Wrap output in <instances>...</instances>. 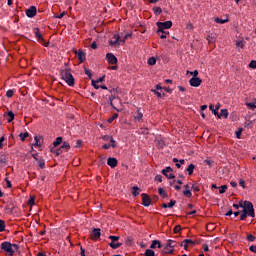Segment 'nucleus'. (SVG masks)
<instances>
[{"label": "nucleus", "mask_w": 256, "mask_h": 256, "mask_svg": "<svg viewBox=\"0 0 256 256\" xmlns=\"http://www.w3.org/2000/svg\"><path fill=\"white\" fill-rule=\"evenodd\" d=\"M59 74L61 75L62 80L65 81L66 84H68V86H75V78L71 74V68L68 67L63 70H59Z\"/></svg>", "instance_id": "obj_1"}, {"label": "nucleus", "mask_w": 256, "mask_h": 256, "mask_svg": "<svg viewBox=\"0 0 256 256\" xmlns=\"http://www.w3.org/2000/svg\"><path fill=\"white\" fill-rule=\"evenodd\" d=\"M0 249L5 251L7 255L14 256V253L16 251H19V245H17L16 243L11 244L8 241H4L2 244H0Z\"/></svg>", "instance_id": "obj_2"}, {"label": "nucleus", "mask_w": 256, "mask_h": 256, "mask_svg": "<svg viewBox=\"0 0 256 256\" xmlns=\"http://www.w3.org/2000/svg\"><path fill=\"white\" fill-rule=\"evenodd\" d=\"M242 208H243L242 213L248 214V217H251V218L255 217L253 203H251L250 201H244V206Z\"/></svg>", "instance_id": "obj_3"}, {"label": "nucleus", "mask_w": 256, "mask_h": 256, "mask_svg": "<svg viewBox=\"0 0 256 256\" xmlns=\"http://www.w3.org/2000/svg\"><path fill=\"white\" fill-rule=\"evenodd\" d=\"M33 34L35 35L36 39H37V42H39L40 44H42L44 47H49V42H47L42 34L40 33V30L39 28H35L33 29Z\"/></svg>", "instance_id": "obj_4"}, {"label": "nucleus", "mask_w": 256, "mask_h": 256, "mask_svg": "<svg viewBox=\"0 0 256 256\" xmlns=\"http://www.w3.org/2000/svg\"><path fill=\"white\" fill-rule=\"evenodd\" d=\"M157 27H158V31H164L167 29H171V27L173 26L172 21H165V22H157Z\"/></svg>", "instance_id": "obj_5"}, {"label": "nucleus", "mask_w": 256, "mask_h": 256, "mask_svg": "<svg viewBox=\"0 0 256 256\" xmlns=\"http://www.w3.org/2000/svg\"><path fill=\"white\" fill-rule=\"evenodd\" d=\"M71 146L68 142H63L62 146L54 151L55 155L60 156L64 151L68 152Z\"/></svg>", "instance_id": "obj_6"}, {"label": "nucleus", "mask_w": 256, "mask_h": 256, "mask_svg": "<svg viewBox=\"0 0 256 256\" xmlns=\"http://www.w3.org/2000/svg\"><path fill=\"white\" fill-rule=\"evenodd\" d=\"M201 83H202L201 78L192 77L191 79H189V85L192 87L197 88V87L201 86Z\"/></svg>", "instance_id": "obj_7"}, {"label": "nucleus", "mask_w": 256, "mask_h": 256, "mask_svg": "<svg viewBox=\"0 0 256 256\" xmlns=\"http://www.w3.org/2000/svg\"><path fill=\"white\" fill-rule=\"evenodd\" d=\"M26 17L34 18L36 16V7L30 6L28 9L25 10Z\"/></svg>", "instance_id": "obj_8"}, {"label": "nucleus", "mask_w": 256, "mask_h": 256, "mask_svg": "<svg viewBox=\"0 0 256 256\" xmlns=\"http://www.w3.org/2000/svg\"><path fill=\"white\" fill-rule=\"evenodd\" d=\"M142 205L144 207H150L151 205V198L148 194L143 193L142 194Z\"/></svg>", "instance_id": "obj_9"}, {"label": "nucleus", "mask_w": 256, "mask_h": 256, "mask_svg": "<svg viewBox=\"0 0 256 256\" xmlns=\"http://www.w3.org/2000/svg\"><path fill=\"white\" fill-rule=\"evenodd\" d=\"M106 59H107V62H109V64H111V65H116L118 62L117 57L114 56V54H112V53H107Z\"/></svg>", "instance_id": "obj_10"}, {"label": "nucleus", "mask_w": 256, "mask_h": 256, "mask_svg": "<svg viewBox=\"0 0 256 256\" xmlns=\"http://www.w3.org/2000/svg\"><path fill=\"white\" fill-rule=\"evenodd\" d=\"M101 237V229L94 228L91 232V240H98Z\"/></svg>", "instance_id": "obj_11"}, {"label": "nucleus", "mask_w": 256, "mask_h": 256, "mask_svg": "<svg viewBox=\"0 0 256 256\" xmlns=\"http://www.w3.org/2000/svg\"><path fill=\"white\" fill-rule=\"evenodd\" d=\"M76 55H77L78 61H80L81 63H83L84 61H86V53L83 52L82 49L76 51Z\"/></svg>", "instance_id": "obj_12"}, {"label": "nucleus", "mask_w": 256, "mask_h": 256, "mask_svg": "<svg viewBox=\"0 0 256 256\" xmlns=\"http://www.w3.org/2000/svg\"><path fill=\"white\" fill-rule=\"evenodd\" d=\"M114 40L109 41V45L112 47H116L117 45H120V35L116 34L113 36Z\"/></svg>", "instance_id": "obj_13"}, {"label": "nucleus", "mask_w": 256, "mask_h": 256, "mask_svg": "<svg viewBox=\"0 0 256 256\" xmlns=\"http://www.w3.org/2000/svg\"><path fill=\"white\" fill-rule=\"evenodd\" d=\"M3 117L7 119V123H12V121H14V113L12 111L4 113Z\"/></svg>", "instance_id": "obj_14"}, {"label": "nucleus", "mask_w": 256, "mask_h": 256, "mask_svg": "<svg viewBox=\"0 0 256 256\" xmlns=\"http://www.w3.org/2000/svg\"><path fill=\"white\" fill-rule=\"evenodd\" d=\"M117 164L118 161L116 158L109 157V159H107V165H109L111 168L117 167Z\"/></svg>", "instance_id": "obj_15"}, {"label": "nucleus", "mask_w": 256, "mask_h": 256, "mask_svg": "<svg viewBox=\"0 0 256 256\" xmlns=\"http://www.w3.org/2000/svg\"><path fill=\"white\" fill-rule=\"evenodd\" d=\"M151 249H155V248H162L161 242L160 240H152V243L150 245Z\"/></svg>", "instance_id": "obj_16"}, {"label": "nucleus", "mask_w": 256, "mask_h": 256, "mask_svg": "<svg viewBox=\"0 0 256 256\" xmlns=\"http://www.w3.org/2000/svg\"><path fill=\"white\" fill-rule=\"evenodd\" d=\"M169 34V32L164 31V30H157V35L162 39L165 40L167 39V35Z\"/></svg>", "instance_id": "obj_17"}, {"label": "nucleus", "mask_w": 256, "mask_h": 256, "mask_svg": "<svg viewBox=\"0 0 256 256\" xmlns=\"http://www.w3.org/2000/svg\"><path fill=\"white\" fill-rule=\"evenodd\" d=\"M222 117L228 118V110L227 109H221V113H218L217 118L220 119Z\"/></svg>", "instance_id": "obj_18"}, {"label": "nucleus", "mask_w": 256, "mask_h": 256, "mask_svg": "<svg viewBox=\"0 0 256 256\" xmlns=\"http://www.w3.org/2000/svg\"><path fill=\"white\" fill-rule=\"evenodd\" d=\"M158 194H159V196L162 197V199H167L168 198V193L165 192V190L162 189V188H158Z\"/></svg>", "instance_id": "obj_19"}, {"label": "nucleus", "mask_w": 256, "mask_h": 256, "mask_svg": "<svg viewBox=\"0 0 256 256\" xmlns=\"http://www.w3.org/2000/svg\"><path fill=\"white\" fill-rule=\"evenodd\" d=\"M140 194V189L138 186H133L132 187V195L133 197H138Z\"/></svg>", "instance_id": "obj_20"}, {"label": "nucleus", "mask_w": 256, "mask_h": 256, "mask_svg": "<svg viewBox=\"0 0 256 256\" xmlns=\"http://www.w3.org/2000/svg\"><path fill=\"white\" fill-rule=\"evenodd\" d=\"M143 118V113L140 111V108L137 109L136 115H135V121H141Z\"/></svg>", "instance_id": "obj_21"}, {"label": "nucleus", "mask_w": 256, "mask_h": 256, "mask_svg": "<svg viewBox=\"0 0 256 256\" xmlns=\"http://www.w3.org/2000/svg\"><path fill=\"white\" fill-rule=\"evenodd\" d=\"M194 169H195V165L194 164H189L188 167H187L188 175H193Z\"/></svg>", "instance_id": "obj_22"}, {"label": "nucleus", "mask_w": 256, "mask_h": 256, "mask_svg": "<svg viewBox=\"0 0 256 256\" xmlns=\"http://www.w3.org/2000/svg\"><path fill=\"white\" fill-rule=\"evenodd\" d=\"M168 248H175L176 247V242L175 240H168V243H166V246Z\"/></svg>", "instance_id": "obj_23"}, {"label": "nucleus", "mask_w": 256, "mask_h": 256, "mask_svg": "<svg viewBox=\"0 0 256 256\" xmlns=\"http://www.w3.org/2000/svg\"><path fill=\"white\" fill-rule=\"evenodd\" d=\"M121 245H122L121 243H113V242L109 243L110 248L114 250L119 249Z\"/></svg>", "instance_id": "obj_24"}, {"label": "nucleus", "mask_w": 256, "mask_h": 256, "mask_svg": "<svg viewBox=\"0 0 256 256\" xmlns=\"http://www.w3.org/2000/svg\"><path fill=\"white\" fill-rule=\"evenodd\" d=\"M183 195H184L185 197H188V198L193 197V193L191 192L190 189H185V190L183 191Z\"/></svg>", "instance_id": "obj_25"}, {"label": "nucleus", "mask_w": 256, "mask_h": 256, "mask_svg": "<svg viewBox=\"0 0 256 256\" xmlns=\"http://www.w3.org/2000/svg\"><path fill=\"white\" fill-rule=\"evenodd\" d=\"M37 163L39 164L40 169H45V167H46L45 159H39V160H37Z\"/></svg>", "instance_id": "obj_26"}, {"label": "nucleus", "mask_w": 256, "mask_h": 256, "mask_svg": "<svg viewBox=\"0 0 256 256\" xmlns=\"http://www.w3.org/2000/svg\"><path fill=\"white\" fill-rule=\"evenodd\" d=\"M172 172H173L172 167H166L161 171L162 175H167V173H172Z\"/></svg>", "instance_id": "obj_27"}, {"label": "nucleus", "mask_w": 256, "mask_h": 256, "mask_svg": "<svg viewBox=\"0 0 256 256\" xmlns=\"http://www.w3.org/2000/svg\"><path fill=\"white\" fill-rule=\"evenodd\" d=\"M229 20L228 19H222V18H215V22L218 23V24H225L227 23Z\"/></svg>", "instance_id": "obj_28"}, {"label": "nucleus", "mask_w": 256, "mask_h": 256, "mask_svg": "<svg viewBox=\"0 0 256 256\" xmlns=\"http://www.w3.org/2000/svg\"><path fill=\"white\" fill-rule=\"evenodd\" d=\"M163 253L172 254L173 253V248L165 246V248H163Z\"/></svg>", "instance_id": "obj_29"}, {"label": "nucleus", "mask_w": 256, "mask_h": 256, "mask_svg": "<svg viewBox=\"0 0 256 256\" xmlns=\"http://www.w3.org/2000/svg\"><path fill=\"white\" fill-rule=\"evenodd\" d=\"M109 240H111V243H116L117 241L120 240V237L119 236L110 235L109 236Z\"/></svg>", "instance_id": "obj_30"}, {"label": "nucleus", "mask_w": 256, "mask_h": 256, "mask_svg": "<svg viewBox=\"0 0 256 256\" xmlns=\"http://www.w3.org/2000/svg\"><path fill=\"white\" fill-rule=\"evenodd\" d=\"M117 118H119V114L118 113H114L113 116H111L107 122L112 123L114 120H116Z\"/></svg>", "instance_id": "obj_31"}, {"label": "nucleus", "mask_w": 256, "mask_h": 256, "mask_svg": "<svg viewBox=\"0 0 256 256\" xmlns=\"http://www.w3.org/2000/svg\"><path fill=\"white\" fill-rule=\"evenodd\" d=\"M62 143V138L58 137L57 139H55L54 143H52V145H54V147H58V145H61Z\"/></svg>", "instance_id": "obj_32"}, {"label": "nucleus", "mask_w": 256, "mask_h": 256, "mask_svg": "<svg viewBox=\"0 0 256 256\" xmlns=\"http://www.w3.org/2000/svg\"><path fill=\"white\" fill-rule=\"evenodd\" d=\"M19 137H20L21 141L24 142L25 139H27V137H29V134H28V132L20 133Z\"/></svg>", "instance_id": "obj_33"}, {"label": "nucleus", "mask_w": 256, "mask_h": 256, "mask_svg": "<svg viewBox=\"0 0 256 256\" xmlns=\"http://www.w3.org/2000/svg\"><path fill=\"white\" fill-rule=\"evenodd\" d=\"M144 256H155V252L151 249H146Z\"/></svg>", "instance_id": "obj_34"}, {"label": "nucleus", "mask_w": 256, "mask_h": 256, "mask_svg": "<svg viewBox=\"0 0 256 256\" xmlns=\"http://www.w3.org/2000/svg\"><path fill=\"white\" fill-rule=\"evenodd\" d=\"M152 11H154L155 15H160L162 13V9L160 7H154L152 8Z\"/></svg>", "instance_id": "obj_35"}, {"label": "nucleus", "mask_w": 256, "mask_h": 256, "mask_svg": "<svg viewBox=\"0 0 256 256\" xmlns=\"http://www.w3.org/2000/svg\"><path fill=\"white\" fill-rule=\"evenodd\" d=\"M147 63L150 66H154L157 63V60L154 57H151L150 59H148Z\"/></svg>", "instance_id": "obj_36"}, {"label": "nucleus", "mask_w": 256, "mask_h": 256, "mask_svg": "<svg viewBox=\"0 0 256 256\" xmlns=\"http://www.w3.org/2000/svg\"><path fill=\"white\" fill-rule=\"evenodd\" d=\"M181 244L194 245L195 242L193 240H191V239H185V240H183V243H181Z\"/></svg>", "instance_id": "obj_37"}, {"label": "nucleus", "mask_w": 256, "mask_h": 256, "mask_svg": "<svg viewBox=\"0 0 256 256\" xmlns=\"http://www.w3.org/2000/svg\"><path fill=\"white\" fill-rule=\"evenodd\" d=\"M246 106L249 107L251 110H255L256 109V105L254 102H247Z\"/></svg>", "instance_id": "obj_38"}, {"label": "nucleus", "mask_w": 256, "mask_h": 256, "mask_svg": "<svg viewBox=\"0 0 256 256\" xmlns=\"http://www.w3.org/2000/svg\"><path fill=\"white\" fill-rule=\"evenodd\" d=\"M173 163H179V164H185L186 163V161L184 160V159H177V158H173Z\"/></svg>", "instance_id": "obj_39"}, {"label": "nucleus", "mask_w": 256, "mask_h": 256, "mask_svg": "<svg viewBox=\"0 0 256 256\" xmlns=\"http://www.w3.org/2000/svg\"><path fill=\"white\" fill-rule=\"evenodd\" d=\"M247 241L250 242V243H253L255 241V236L251 235V234H248L247 235Z\"/></svg>", "instance_id": "obj_40"}, {"label": "nucleus", "mask_w": 256, "mask_h": 256, "mask_svg": "<svg viewBox=\"0 0 256 256\" xmlns=\"http://www.w3.org/2000/svg\"><path fill=\"white\" fill-rule=\"evenodd\" d=\"M13 95H14V91L12 89L7 90V92H6V97L7 98H12Z\"/></svg>", "instance_id": "obj_41"}, {"label": "nucleus", "mask_w": 256, "mask_h": 256, "mask_svg": "<svg viewBox=\"0 0 256 256\" xmlns=\"http://www.w3.org/2000/svg\"><path fill=\"white\" fill-rule=\"evenodd\" d=\"M85 75L88 76L89 79L93 77V74L91 73V70H88L87 68H84Z\"/></svg>", "instance_id": "obj_42"}, {"label": "nucleus", "mask_w": 256, "mask_h": 256, "mask_svg": "<svg viewBox=\"0 0 256 256\" xmlns=\"http://www.w3.org/2000/svg\"><path fill=\"white\" fill-rule=\"evenodd\" d=\"M4 231H5V221L0 220V232H4Z\"/></svg>", "instance_id": "obj_43"}, {"label": "nucleus", "mask_w": 256, "mask_h": 256, "mask_svg": "<svg viewBox=\"0 0 256 256\" xmlns=\"http://www.w3.org/2000/svg\"><path fill=\"white\" fill-rule=\"evenodd\" d=\"M249 217V214L243 213L240 215V221H246V218Z\"/></svg>", "instance_id": "obj_44"}, {"label": "nucleus", "mask_w": 256, "mask_h": 256, "mask_svg": "<svg viewBox=\"0 0 256 256\" xmlns=\"http://www.w3.org/2000/svg\"><path fill=\"white\" fill-rule=\"evenodd\" d=\"M180 231H181L180 225L174 226V229H173L174 234H178Z\"/></svg>", "instance_id": "obj_45"}, {"label": "nucleus", "mask_w": 256, "mask_h": 256, "mask_svg": "<svg viewBox=\"0 0 256 256\" xmlns=\"http://www.w3.org/2000/svg\"><path fill=\"white\" fill-rule=\"evenodd\" d=\"M111 139H113L111 136H109V135H103L102 136V140L104 141V142H108V141H110Z\"/></svg>", "instance_id": "obj_46"}, {"label": "nucleus", "mask_w": 256, "mask_h": 256, "mask_svg": "<svg viewBox=\"0 0 256 256\" xmlns=\"http://www.w3.org/2000/svg\"><path fill=\"white\" fill-rule=\"evenodd\" d=\"M152 93H154L155 95H157L158 98H162L165 96V94H161V92H158L157 90H152Z\"/></svg>", "instance_id": "obj_47"}, {"label": "nucleus", "mask_w": 256, "mask_h": 256, "mask_svg": "<svg viewBox=\"0 0 256 256\" xmlns=\"http://www.w3.org/2000/svg\"><path fill=\"white\" fill-rule=\"evenodd\" d=\"M248 67H250L251 69H256V61L252 60L250 64H248Z\"/></svg>", "instance_id": "obj_48"}, {"label": "nucleus", "mask_w": 256, "mask_h": 256, "mask_svg": "<svg viewBox=\"0 0 256 256\" xmlns=\"http://www.w3.org/2000/svg\"><path fill=\"white\" fill-rule=\"evenodd\" d=\"M28 205H30V206H34L35 205V198L34 197H30L29 198Z\"/></svg>", "instance_id": "obj_49"}, {"label": "nucleus", "mask_w": 256, "mask_h": 256, "mask_svg": "<svg viewBox=\"0 0 256 256\" xmlns=\"http://www.w3.org/2000/svg\"><path fill=\"white\" fill-rule=\"evenodd\" d=\"M242 131H243V129L240 128L239 130H237V131L235 132V135H236V138H237V139H240V136L242 135Z\"/></svg>", "instance_id": "obj_50"}, {"label": "nucleus", "mask_w": 256, "mask_h": 256, "mask_svg": "<svg viewBox=\"0 0 256 256\" xmlns=\"http://www.w3.org/2000/svg\"><path fill=\"white\" fill-rule=\"evenodd\" d=\"M225 191H227V185H222V186L220 187V194H224Z\"/></svg>", "instance_id": "obj_51"}, {"label": "nucleus", "mask_w": 256, "mask_h": 256, "mask_svg": "<svg viewBox=\"0 0 256 256\" xmlns=\"http://www.w3.org/2000/svg\"><path fill=\"white\" fill-rule=\"evenodd\" d=\"M167 205H168V208H173L176 205V200H170L169 204Z\"/></svg>", "instance_id": "obj_52"}, {"label": "nucleus", "mask_w": 256, "mask_h": 256, "mask_svg": "<svg viewBox=\"0 0 256 256\" xmlns=\"http://www.w3.org/2000/svg\"><path fill=\"white\" fill-rule=\"evenodd\" d=\"M4 181H6V185L8 189L12 188V182H10L8 178H4Z\"/></svg>", "instance_id": "obj_53"}, {"label": "nucleus", "mask_w": 256, "mask_h": 256, "mask_svg": "<svg viewBox=\"0 0 256 256\" xmlns=\"http://www.w3.org/2000/svg\"><path fill=\"white\" fill-rule=\"evenodd\" d=\"M244 205L240 202L239 205L238 204H233V208H235L236 210H239V208H243Z\"/></svg>", "instance_id": "obj_54"}, {"label": "nucleus", "mask_w": 256, "mask_h": 256, "mask_svg": "<svg viewBox=\"0 0 256 256\" xmlns=\"http://www.w3.org/2000/svg\"><path fill=\"white\" fill-rule=\"evenodd\" d=\"M67 15V12L66 11H63L61 14H59L58 16H55V18H58V19H62L64 18V16Z\"/></svg>", "instance_id": "obj_55"}, {"label": "nucleus", "mask_w": 256, "mask_h": 256, "mask_svg": "<svg viewBox=\"0 0 256 256\" xmlns=\"http://www.w3.org/2000/svg\"><path fill=\"white\" fill-rule=\"evenodd\" d=\"M39 141L40 139L38 138V136H35V144H33V146L40 147Z\"/></svg>", "instance_id": "obj_56"}, {"label": "nucleus", "mask_w": 256, "mask_h": 256, "mask_svg": "<svg viewBox=\"0 0 256 256\" xmlns=\"http://www.w3.org/2000/svg\"><path fill=\"white\" fill-rule=\"evenodd\" d=\"M236 46L238 47V48H245V44H243V41H239V42H237L236 43Z\"/></svg>", "instance_id": "obj_57"}, {"label": "nucleus", "mask_w": 256, "mask_h": 256, "mask_svg": "<svg viewBox=\"0 0 256 256\" xmlns=\"http://www.w3.org/2000/svg\"><path fill=\"white\" fill-rule=\"evenodd\" d=\"M109 145L111 146V148H116V146H117V145H116V140L111 139Z\"/></svg>", "instance_id": "obj_58"}, {"label": "nucleus", "mask_w": 256, "mask_h": 256, "mask_svg": "<svg viewBox=\"0 0 256 256\" xmlns=\"http://www.w3.org/2000/svg\"><path fill=\"white\" fill-rule=\"evenodd\" d=\"M191 189H192V191H194L195 193H198V192H199V186H196L195 184L192 185Z\"/></svg>", "instance_id": "obj_59"}, {"label": "nucleus", "mask_w": 256, "mask_h": 256, "mask_svg": "<svg viewBox=\"0 0 256 256\" xmlns=\"http://www.w3.org/2000/svg\"><path fill=\"white\" fill-rule=\"evenodd\" d=\"M245 183H246L245 180L240 179L239 185L242 186L243 189H246Z\"/></svg>", "instance_id": "obj_60"}, {"label": "nucleus", "mask_w": 256, "mask_h": 256, "mask_svg": "<svg viewBox=\"0 0 256 256\" xmlns=\"http://www.w3.org/2000/svg\"><path fill=\"white\" fill-rule=\"evenodd\" d=\"M155 181H158L159 183H162V176L161 175H157L154 178Z\"/></svg>", "instance_id": "obj_61"}, {"label": "nucleus", "mask_w": 256, "mask_h": 256, "mask_svg": "<svg viewBox=\"0 0 256 256\" xmlns=\"http://www.w3.org/2000/svg\"><path fill=\"white\" fill-rule=\"evenodd\" d=\"M97 84H98V83L95 82V80H92V86H94V88H95L96 90L100 89V86L97 85Z\"/></svg>", "instance_id": "obj_62"}, {"label": "nucleus", "mask_w": 256, "mask_h": 256, "mask_svg": "<svg viewBox=\"0 0 256 256\" xmlns=\"http://www.w3.org/2000/svg\"><path fill=\"white\" fill-rule=\"evenodd\" d=\"M6 164V158L3 156H0V165Z\"/></svg>", "instance_id": "obj_63"}, {"label": "nucleus", "mask_w": 256, "mask_h": 256, "mask_svg": "<svg viewBox=\"0 0 256 256\" xmlns=\"http://www.w3.org/2000/svg\"><path fill=\"white\" fill-rule=\"evenodd\" d=\"M249 251L252 253H256V246H250Z\"/></svg>", "instance_id": "obj_64"}]
</instances>
